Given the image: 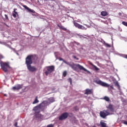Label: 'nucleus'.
Listing matches in <instances>:
<instances>
[{
  "mask_svg": "<svg viewBox=\"0 0 127 127\" xmlns=\"http://www.w3.org/2000/svg\"><path fill=\"white\" fill-rule=\"evenodd\" d=\"M34 58V55H29L25 59V64H26L27 68L30 72H36L37 68L34 66H31V64L33 63L32 61Z\"/></svg>",
  "mask_w": 127,
  "mask_h": 127,
  "instance_id": "f257e3e1",
  "label": "nucleus"
},
{
  "mask_svg": "<svg viewBox=\"0 0 127 127\" xmlns=\"http://www.w3.org/2000/svg\"><path fill=\"white\" fill-rule=\"evenodd\" d=\"M69 67H71L73 70H74V71H76L77 70V67L79 69V70H83V71H85V72H87V73H90V71H89L87 69L85 68V67H83V66L79 64H75L74 63L70 64H69Z\"/></svg>",
  "mask_w": 127,
  "mask_h": 127,
  "instance_id": "f03ea898",
  "label": "nucleus"
},
{
  "mask_svg": "<svg viewBox=\"0 0 127 127\" xmlns=\"http://www.w3.org/2000/svg\"><path fill=\"white\" fill-rule=\"evenodd\" d=\"M0 66L1 67V69L4 72H5V73H6V72L8 71V69H10V68H11L9 65V62H1Z\"/></svg>",
  "mask_w": 127,
  "mask_h": 127,
  "instance_id": "7ed1b4c3",
  "label": "nucleus"
},
{
  "mask_svg": "<svg viewBox=\"0 0 127 127\" xmlns=\"http://www.w3.org/2000/svg\"><path fill=\"white\" fill-rule=\"evenodd\" d=\"M46 69L47 71L45 72V74L46 76H48L49 74L52 73V72H54L55 70V66L54 65L48 66L46 67Z\"/></svg>",
  "mask_w": 127,
  "mask_h": 127,
  "instance_id": "20e7f679",
  "label": "nucleus"
},
{
  "mask_svg": "<svg viewBox=\"0 0 127 127\" xmlns=\"http://www.w3.org/2000/svg\"><path fill=\"white\" fill-rule=\"evenodd\" d=\"M34 111H35V114L36 118H41L42 117V115L39 114L40 113V108L39 106L35 107L34 108Z\"/></svg>",
  "mask_w": 127,
  "mask_h": 127,
  "instance_id": "39448f33",
  "label": "nucleus"
},
{
  "mask_svg": "<svg viewBox=\"0 0 127 127\" xmlns=\"http://www.w3.org/2000/svg\"><path fill=\"white\" fill-rule=\"evenodd\" d=\"M99 114L101 118H102L103 119H105L107 117H108V116H110V115H111L108 110H103V111H100Z\"/></svg>",
  "mask_w": 127,
  "mask_h": 127,
  "instance_id": "423d86ee",
  "label": "nucleus"
},
{
  "mask_svg": "<svg viewBox=\"0 0 127 127\" xmlns=\"http://www.w3.org/2000/svg\"><path fill=\"white\" fill-rule=\"evenodd\" d=\"M95 83L98 85H100V86H102V87H106L107 88L110 87L109 84L106 82H103L101 80H96L95 81Z\"/></svg>",
  "mask_w": 127,
  "mask_h": 127,
  "instance_id": "0eeeda50",
  "label": "nucleus"
},
{
  "mask_svg": "<svg viewBox=\"0 0 127 127\" xmlns=\"http://www.w3.org/2000/svg\"><path fill=\"white\" fill-rule=\"evenodd\" d=\"M69 114L67 112H64L63 113L59 118V121H63V120H66L68 118Z\"/></svg>",
  "mask_w": 127,
  "mask_h": 127,
  "instance_id": "6e6552de",
  "label": "nucleus"
},
{
  "mask_svg": "<svg viewBox=\"0 0 127 127\" xmlns=\"http://www.w3.org/2000/svg\"><path fill=\"white\" fill-rule=\"evenodd\" d=\"M73 24L74 25V26H75V27H77V28H78V29H82V30H86L87 29L86 28H85V27H84V26H82V25H80V24L73 21Z\"/></svg>",
  "mask_w": 127,
  "mask_h": 127,
  "instance_id": "1a4fd4ad",
  "label": "nucleus"
},
{
  "mask_svg": "<svg viewBox=\"0 0 127 127\" xmlns=\"http://www.w3.org/2000/svg\"><path fill=\"white\" fill-rule=\"evenodd\" d=\"M23 85L22 84H18L15 86H13L12 87V90L13 91H18V90H20V89H22Z\"/></svg>",
  "mask_w": 127,
  "mask_h": 127,
  "instance_id": "9d476101",
  "label": "nucleus"
},
{
  "mask_svg": "<svg viewBox=\"0 0 127 127\" xmlns=\"http://www.w3.org/2000/svg\"><path fill=\"white\" fill-rule=\"evenodd\" d=\"M107 109L110 110V112H114L115 109L114 108V105L113 104H109L108 107H107Z\"/></svg>",
  "mask_w": 127,
  "mask_h": 127,
  "instance_id": "9b49d317",
  "label": "nucleus"
},
{
  "mask_svg": "<svg viewBox=\"0 0 127 127\" xmlns=\"http://www.w3.org/2000/svg\"><path fill=\"white\" fill-rule=\"evenodd\" d=\"M98 40V41H100V42H103L104 45H105V46H106V47H109V48L111 47V45L110 44L106 43V42L105 41H104V40H103V39H101V41H100V40Z\"/></svg>",
  "mask_w": 127,
  "mask_h": 127,
  "instance_id": "f8f14e48",
  "label": "nucleus"
},
{
  "mask_svg": "<svg viewBox=\"0 0 127 127\" xmlns=\"http://www.w3.org/2000/svg\"><path fill=\"white\" fill-rule=\"evenodd\" d=\"M23 7H24V8H25V9L28 10V11H29L30 12H32V13H34L35 12V11L34 10L29 8V7H27V6L25 5H23Z\"/></svg>",
  "mask_w": 127,
  "mask_h": 127,
  "instance_id": "ddd939ff",
  "label": "nucleus"
},
{
  "mask_svg": "<svg viewBox=\"0 0 127 127\" xmlns=\"http://www.w3.org/2000/svg\"><path fill=\"white\" fill-rule=\"evenodd\" d=\"M92 93V89H86L85 91L84 95H91Z\"/></svg>",
  "mask_w": 127,
  "mask_h": 127,
  "instance_id": "4468645a",
  "label": "nucleus"
},
{
  "mask_svg": "<svg viewBox=\"0 0 127 127\" xmlns=\"http://www.w3.org/2000/svg\"><path fill=\"white\" fill-rule=\"evenodd\" d=\"M57 26H58V27H59L60 29H62V30H64V31H67V29L66 28L64 27V26H62V25L58 24Z\"/></svg>",
  "mask_w": 127,
  "mask_h": 127,
  "instance_id": "2eb2a0df",
  "label": "nucleus"
},
{
  "mask_svg": "<svg viewBox=\"0 0 127 127\" xmlns=\"http://www.w3.org/2000/svg\"><path fill=\"white\" fill-rule=\"evenodd\" d=\"M89 64L92 66L93 67H94V68H95V70L96 71H99L100 70V68H99L98 67H97V66L95 65L94 64H93L92 63H90Z\"/></svg>",
  "mask_w": 127,
  "mask_h": 127,
  "instance_id": "dca6fc26",
  "label": "nucleus"
},
{
  "mask_svg": "<svg viewBox=\"0 0 127 127\" xmlns=\"http://www.w3.org/2000/svg\"><path fill=\"white\" fill-rule=\"evenodd\" d=\"M101 15H102V16H107V15H108V12L107 11H102L101 12Z\"/></svg>",
  "mask_w": 127,
  "mask_h": 127,
  "instance_id": "f3484780",
  "label": "nucleus"
},
{
  "mask_svg": "<svg viewBox=\"0 0 127 127\" xmlns=\"http://www.w3.org/2000/svg\"><path fill=\"white\" fill-rule=\"evenodd\" d=\"M17 9L16 8H14V12L12 13V16H13V17H14V18H15L16 17V14L17 15L18 13L16 11V10H17Z\"/></svg>",
  "mask_w": 127,
  "mask_h": 127,
  "instance_id": "a211bd4d",
  "label": "nucleus"
},
{
  "mask_svg": "<svg viewBox=\"0 0 127 127\" xmlns=\"http://www.w3.org/2000/svg\"><path fill=\"white\" fill-rule=\"evenodd\" d=\"M100 125L102 127H107V123L105 122H103L102 121L100 122Z\"/></svg>",
  "mask_w": 127,
  "mask_h": 127,
  "instance_id": "6ab92c4d",
  "label": "nucleus"
},
{
  "mask_svg": "<svg viewBox=\"0 0 127 127\" xmlns=\"http://www.w3.org/2000/svg\"><path fill=\"white\" fill-rule=\"evenodd\" d=\"M103 100H104L106 102H110V98L108 96H105L103 98Z\"/></svg>",
  "mask_w": 127,
  "mask_h": 127,
  "instance_id": "aec40b11",
  "label": "nucleus"
},
{
  "mask_svg": "<svg viewBox=\"0 0 127 127\" xmlns=\"http://www.w3.org/2000/svg\"><path fill=\"white\" fill-rule=\"evenodd\" d=\"M37 96L36 97L35 100L33 102V104L34 105V104H37L39 101H38Z\"/></svg>",
  "mask_w": 127,
  "mask_h": 127,
  "instance_id": "412c9836",
  "label": "nucleus"
},
{
  "mask_svg": "<svg viewBox=\"0 0 127 127\" xmlns=\"http://www.w3.org/2000/svg\"><path fill=\"white\" fill-rule=\"evenodd\" d=\"M63 76H64V77H66V76H67V71L65 70L64 71L63 73Z\"/></svg>",
  "mask_w": 127,
  "mask_h": 127,
  "instance_id": "4be33fe9",
  "label": "nucleus"
},
{
  "mask_svg": "<svg viewBox=\"0 0 127 127\" xmlns=\"http://www.w3.org/2000/svg\"><path fill=\"white\" fill-rule=\"evenodd\" d=\"M115 85L116 87H118V88L119 89H120V84H119V82H116L115 83Z\"/></svg>",
  "mask_w": 127,
  "mask_h": 127,
  "instance_id": "5701e85b",
  "label": "nucleus"
},
{
  "mask_svg": "<svg viewBox=\"0 0 127 127\" xmlns=\"http://www.w3.org/2000/svg\"><path fill=\"white\" fill-rule=\"evenodd\" d=\"M74 111H79V107H78V106H75L74 107Z\"/></svg>",
  "mask_w": 127,
  "mask_h": 127,
  "instance_id": "b1692460",
  "label": "nucleus"
},
{
  "mask_svg": "<svg viewBox=\"0 0 127 127\" xmlns=\"http://www.w3.org/2000/svg\"><path fill=\"white\" fill-rule=\"evenodd\" d=\"M122 24H123V25H125V26L127 27V22L123 21L122 22Z\"/></svg>",
  "mask_w": 127,
  "mask_h": 127,
  "instance_id": "393cba45",
  "label": "nucleus"
},
{
  "mask_svg": "<svg viewBox=\"0 0 127 127\" xmlns=\"http://www.w3.org/2000/svg\"><path fill=\"white\" fill-rule=\"evenodd\" d=\"M68 82H69L70 85H72V78H69L68 79Z\"/></svg>",
  "mask_w": 127,
  "mask_h": 127,
  "instance_id": "a878e982",
  "label": "nucleus"
},
{
  "mask_svg": "<svg viewBox=\"0 0 127 127\" xmlns=\"http://www.w3.org/2000/svg\"><path fill=\"white\" fill-rule=\"evenodd\" d=\"M64 63L65 64H67V65H68V66H69V65H71V64H69L68 62H67L65 61H64Z\"/></svg>",
  "mask_w": 127,
  "mask_h": 127,
  "instance_id": "bb28decb",
  "label": "nucleus"
},
{
  "mask_svg": "<svg viewBox=\"0 0 127 127\" xmlns=\"http://www.w3.org/2000/svg\"><path fill=\"white\" fill-rule=\"evenodd\" d=\"M50 101L51 102V103H53V102H55L54 98L50 99Z\"/></svg>",
  "mask_w": 127,
  "mask_h": 127,
  "instance_id": "cd10ccee",
  "label": "nucleus"
},
{
  "mask_svg": "<svg viewBox=\"0 0 127 127\" xmlns=\"http://www.w3.org/2000/svg\"><path fill=\"white\" fill-rule=\"evenodd\" d=\"M123 124H124V125H126V126H127V121H125V120H123Z\"/></svg>",
  "mask_w": 127,
  "mask_h": 127,
  "instance_id": "c85d7f7f",
  "label": "nucleus"
},
{
  "mask_svg": "<svg viewBox=\"0 0 127 127\" xmlns=\"http://www.w3.org/2000/svg\"><path fill=\"white\" fill-rule=\"evenodd\" d=\"M59 61H63V62H64V61H65V60H63V59H62V58H59Z\"/></svg>",
  "mask_w": 127,
  "mask_h": 127,
  "instance_id": "c756f323",
  "label": "nucleus"
},
{
  "mask_svg": "<svg viewBox=\"0 0 127 127\" xmlns=\"http://www.w3.org/2000/svg\"><path fill=\"white\" fill-rule=\"evenodd\" d=\"M54 126L52 124H50L47 126V127H53Z\"/></svg>",
  "mask_w": 127,
  "mask_h": 127,
  "instance_id": "7c9ffc66",
  "label": "nucleus"
},
{
  "mask_svg": "<svg viewBox=\"0 0 127 127\" xmlns=\"http://www.w3.org/2000/svg\"><path fill=\"white\" fill-rule=\"evenodd\" d=\"M4 16H5V19H8V17L7 16V15L5 14Z\"/></svg>",
  "mask_w": 127,
  "mask_h": 127,
  "instance_id": "2f4dec72",
  "label": "nucleus"
},
{
  "mask_svg": "<svg viewBox=\"0 0 127 127\" xmlns=\"http://www.w3.org/2000/svg\"><path fill=\"white\" fill-rule=\"evenodd\" d=\"M73 58H74V59H76V60H79V58L76 57V56H73Z\"/></svg>",
  "mask_w": 127,
  "mask_h": 127,
  "instance_id": "473e14b6",
  "label": "nucleus"
},
{
  "mask_svg": "<svg viewBox=\"0 0 127 127\" xmlns=\"http://www.w3.org/2000/svg\"><path fill=\"white\" fill-rule=\"evenodd\" d=\"M14 126L17 127V122H16L14 124Z\"/></svg>",
  "mask_w": 127,
  "mask_h": 127,
  "instance_id": "72a5a7b5",
  "label": "nucleus"
},
{
  "mask_svg": "<svg viewBox=\"0 0 127 127\" xmlns=\"http://www.w3.org/2000/svg\"><path fill=\"white\" fill-rule=\"evenodd\" d=\"M124 58H126V59H127V55L125 56Z\"/></svg>",
  "mask_w": 127,
  "mask_h": 127,
  "instance_id": "f704fd0d",
  "label": "nucleus"
},
{
  "mask_svg": "<svg viewBox=\"0 0 127 127\" xmlns=\"http://www.w3.org/2000/svg\"><path fill=\"white\" fill-rule=\"evenodd\" d=\"M110 87H111V89H114V86L111 85Z\"/></svg>",
  "mask_w": 127,
  "mask_h": 127,
  "instance_id": "c9c22d12",
  "label": "nucleus"
},
{
  "mask_svg": "<svg viewBox=\"0 0 127 127\" xmlns=\"http://www.w3.org/2000/svg\"><path fill=\"white\" fill-rule=\"evenodd\" d=\"M4 96H6V95L4 94Z\"/></svg>",
  "mask_w": 127,
  "mask_h": 127,
  "instance_id": "e433bc0d",
  "label": "nucleus"
}]
</instances>
